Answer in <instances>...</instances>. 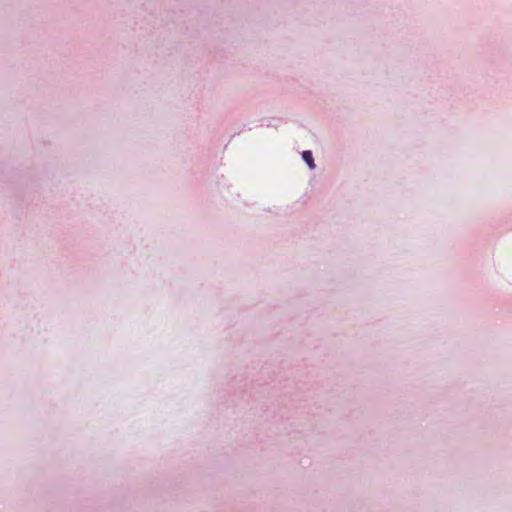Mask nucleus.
<instances>
[{
  "label": "nucleus",
  "instance_id": "1",
  "mask_svg": "<svg viewBox=\"0 0 512 512\" xmlns=\"http://www.w3.org/2000/svg\"><path fill=\"white\" fill-rule=\"evenodd\" d=\"M302 158L311 169H313L315 167L313 156L310 151H304L302 153Z\"/></svg>",
  "mask_w": 512,
  "mask_h": 512
}]
</instances>
